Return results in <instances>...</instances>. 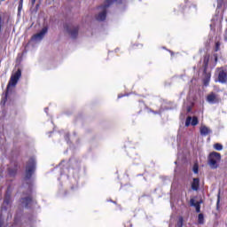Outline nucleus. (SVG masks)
Returning a JSON list of instances; mask_svg holds the SVG:
<instances>
[{"instance_id": "obj_32", "label": "nucleus", "mask_w": 227, "mask_h": 227, "mask_svg": "<svg viewBox=\"0 0 227 227\" xmlns=\"http://www.w3.org/2000/svg\"><path fill=\"white\" fill-rule=\"evenodd\" d=\"M121 97H123V96H120V95H119V96H118V98H121Z\"/></svg>"}, {"instance_id": "obj_14", "label": "nucleus", "mask_w": 227, "mask_h": 227, "mask_svg": "<svg viewBox=\"0 0 227 227\" xmlns=\"http://www.w3.org/2000/svg\"><path fill=\"white\" fill-rule=\"evenodd\" d=\"M204 79H203V84L204 86H208V84L210 83V77H212V74L210 73H207V71L204 72Z\"/></svg>"}, {"instance_id": "obj_27", "label": "nucleus", "mask_w": 227, "mask_h": 227, "mask_svg": "<svg viewBox=\"0 0 227 227\" xmlns=\"http://www.w3.org/2000/svg\"><path fill=\"white\" fill-rule=\"evenodd\" d=\"M219 203H221V195L218 193V196H217V202H216V207H217V208H219Z\"/></svg>"}, {"instance_id": "obj_25", "label": "nucleus", "mask_w": 227, "mask_h": 227, "mask_svg": "<svg viewBox=\"0 0 227 227\" xmlns=\"http://www.w3.org/2000/svg\"><path fill=\"white\" fill-rule=\"evenodd\" d=\"M23 3H24V0H20L19 6H18L19 12H20V10H22V4H23Z\"/></svg>"}, {"instance_id": "obj_1", "label": "nucleus", "mask_w": 227, "mask_h": 227, "mask_svg": "<svg viewBox=\"0 0 227 227\" xmlns=\"http://www.w3.org/2000/svg\"><path fill=\"white\" fill-rule=\"evenodd\" d=\"M36 171V160L35 158H30L27 162L25 168V177L24 180L27 182V185H28V192H23V197L20 199V203L25 207V208H31L33 207V203H36V201L33 199V175Z\"/></svg>"}, {"instance_id": "obj_24", "label": "nucleus", "mask_w": 227, "mask_h": 227, "mask_svg": "<svg viewBox=\"0 0 227 227\" xmlns=\"http://www.w3.org/2000/svg\"><path fill=\"white\" fill-rule=\"evenodd\" d=\"M199 170H200V167L198 166V164H194L193 165V173H195V175H198Z\"/></svg>"}, {"instance_id": "obj_18", "label": "nucleus", "mask_w": 227, "mask_h": 227, "mask_svg": "<svg viewBox=\"0 0 227 227\" xmlns=\"http://www.w3.org/2000/svg\"><path fill=\"white\" fill-rule=\"evenodd\" d=\"M213 148H215V150L217 152H221V150H223V145L216 143L213 145Z\"/></svg>"}, {"instance_id": "obj_33", "label": "nucleus", "mask_w": 227, "mask_h": 227, "mask_svg": "<svg viewBox=\"0 0 227 227\" xmlns=\"http://www.w3.org/2000/svg\"><path fill=\"white\" fill-rule=\"evenodd\" d=\"M1 1H4V0H1Z\"/></svg>"}, {"instance_id": "obj_31", "label": "nucleus", "mask_w": 227, "mask_h": 227, "mask_svg": "<svg viewBox=\"0 0 227 227\" xmlns=\"http://www.w3.org/2000/svg\"><path fill=\"white\" fill-rule=\"evenodd\" d=\"M66 137H67V139H68V137H70V135H69V134H67V135H66Z\"/></svg>"}, {"instance_id": "obj_16", "label": "nucleus", "mask_w": 227, "mask_h": 227, "mask_svg": "<svg viewBox=\"0 0 227 227\" xmlns=\"http://www.w3.org/2000/svg\"><path fill=\"white\" fill-rule=\"evenodd\" d=\"M12 203V196H4V205H10Z\"/></svg>"}, {"instance_id": "obj_21", "label": "nucleus", "mask_w": 227, "mask_h": 227, "mask_svg": "<svg viewBox=\"0 0 227 227\" xmlns=\"http://www.w3.org/2000/svg\"><path fill=\"white\" fill-rule=\"evenodd\" d=\"M138 107H141V109L138 111V114H140V113L143 112V109H145V102L140 101L138 104Z\"/></svg>"}, {"instance_id": "obj_3", "label": "nucleus", "mask_w": 227, "mask_h": 227, "mask_svg": "<svg viewBox=\"0 0 227 227\" xmlns=\"http://www.w3.org/2000/svg\"><path fill=\"white\" fill-rule=\"evenodd\" d=\"M219 162H221V153L217 152H212L207 157V164L211 169H217L219 168Z\"/></svg>"}, {"instance_id": "obj_20", "label": "nucleus", "mask_w": 227, "mask_h": 227, "mask_svg": "<svg viewBox=\"0 0 227 227\" xmlns=\"http://www.w3.org/2000/svg\"><path fill=\"white\" fill-rule=\"evenodd\" d=\"M177 227H184V216H179L177 221Z\"/></svg>"}, {"instance_id": "obj_7", "label": "nucleus", "mask_w": 227, "mask_h": 227, "mask_svg": "<svg viewBox=\"0 0 227 227\" xmlns=\"http://www.w3.org/2000/svg\"><path fill=\"white\" fill-rule=\"evenodd\" d=\"M206 100L208 102V104H219V102H221L219 95L215 94V92H210L207 96Z\"/></svg>"}, {"instance_id": "obj_19", "label": "nucleus", "mask_w": 227, "mask_h": 227, "mask_svg": "<svg viewBox=\"0 0 227 227\" xmlns=\"http://www.w3.org/2000/svg\"><path fill=\"white\" fill-rule=\"evenodd\" d=\"M221 51V42L217 41L215 45V52H219Z\"/></svg>"}, {"instance_id": "obj_23", "label": "nucleus", "mask_w": 227, "mask_h": 227, "mask_svg": "<svg viewBox=\"0 0 227 227\" xmlns=\"http://www.w3.org/2000/svg\"><path fill=\"white\" fill-rule=\"evenodd\" d=\"M4 196H11V197H12V186H11V185H9V186L7 187V190H6V192H5Z\"/></svg>"}, {"instance_id": "obj_30", "label": "nucleus", "mask_w": 227, "mask_h": 227, "mask_svg": "<svg viewBox=\"0 0 227 227\" xmlns=\"http://www.w3.org/2000/svg\"><path fill=\"white\" fill-rule=\"evenodd\" d=\"M32 6H35V3H36V0H31Z\"/></svg>"}, {"instance_id": "obj_26", "label": "nucleus", "mask_w": 227, "mask_h": 227, "mask_svg": "<svg viewBox=\"0 0 227 227\" xmlns=\"http://www.w3.org/2000/svg\"><path fill=\"white\" fill-rule=\"evenodd\" d=\"M213 58H214V59H215V65H217V61H218V59H219V57H218L217 53L213 54Z\"/></svg>"}, {"instance_id": "obj_2", "label": "nucleus", "mask_w": 227, "mask_h": 227, "mask_svg": "<svg viewBox=\"0 0 227 227\" xmlns=\"http://www.w3.org/2000/svg\"><path fill=\"white\" fill-rule=\"evenodd\" d=\"M113 3L121 4V0H106L104 4L99 6L102 12L96 16V20L102 22L107 18V8H109Z\"/></svg>"}, {"instance_id": "obj_11", "label": "nucleus", "mask_w": 227, "mask_h": 227, "mask_svg": "<svg viewBox=\"0 0 227 227\" xmlns=\"http://www.w3.org/2000/svg\"><path fill=\"white\" fill-rule=\"evenodd\" d=\"M190 205L191 207H194L197 214H200L201 212V202L197 201L194 199L190 200Z\"/></svg>"}, {"instance_id": "obj_8", "label": "nucleus", "mask_w": 227, "mask_h": 227, "mask_svg": "<svg viewBox=\"0 0 227 227\" xmlns=\"http://www.w3.org/2000/svg\"><path fill=\"white\" fill-rule=\"evenodd\" d=\"M218 72V81L224 84L227 82V73L223 67H218L217 69Z\"/></svg>"}, {"instance_id": "obj_9", "label": "nucleus", "mask_w": 227, "mask_h": 227, "mask_svg": "<svg viewBox=\"0 0 227 227\" xmlns=\"http://www.w3.org/2000/svg\"><path fill=\"white\" fill-rule=\"evenodd\" d=\"M200 123V121L198 120V117L193 116H188L185 121V127H189L190 125H192V127H196Z\"/></svg>"}, {"instance_id": "obj_4", "label": "nucleus", "mask_w": 227, "mask_h": 227, "mask_svg": "<svg viewBox=\"0 0 227 227\" xmlns=\"http://www.w3.org/2000/svg\"><path fill=\"white\" fill-rule=\"evenodd\" d=\"M21 76H22V71L20 69H18L17 72L11 76L6 88L5 100L8 98V93H10V87L17 86V83L19 82V79H20Z\"/></svg>"}, {"instance_id": "obj_29", "label": "nucleus", "mask_w": 227, "mask_h": 227, "mask_svg": "<svg viewBox=\"0 0 227 227\" xmlns=\"http://www.w3.org/2000/svg\"><path fill=\"white\" fill-rule=\"evenodd\" d=\"M224 40H225V42H227V28L225 29Z\"/></svg>"}, {"instance_id": "obj_13", "label": "nucleus", "mask_w": 227, "mask_h": 227, "mask_svg": "<svg viewBox=\"0 0 227 227\" xmlns=\"http://www.w3.org/2000/svg\"><path fill=\"white\" fill-rule=\"evenodd\" d=\"M192 190L200 191V179L199 177H194L192 182Z\"/></svg>"}, {"instance_id": "obj_10", "label": "nucleus", "mask_w": 227, "mask_h": 227, "mask_svg": "<svg viewBox=\"0 0 227 227\" xmlns=\"http://www.w3.org/2000/svg\"><path fill=\"white\" fill-rule=\"evenodd\" d=\"M47 31H49V28L47 27H44L39 33L32 36V40H43V36L47 35Z\"/></svg>"}, {"instance_id": "obj_17", "label": "nucleus", "mask_w": 227, "mask_h": 227, "mask_svg": "<svg viewBox=\"0 0 227 227\" xmlns=\"http://www.w3.org/2000/svg\"><path fill=\"white\" fill-rule=\"evenodd\" d=\"M198 223H199V224H204L205 223V216L203 215V214H199Z\"/></svg>"}, {"instance_id": "obj_5", "label": "nucleus", "mask_w": 227, "mask_h": 227, "mask_svg": "<svg viewBox=\"0 0 227 227\" xmlns=\"http://www.w3.org/2000/svg\"><path fill=\"white\" fill-rule=\"evenodd\" d=\"M64 29L70 35L71 38L75 39L79 35V26L65 25Z\"/></svg>"}, {"instance_id": "obj_15", "label": "nucleus", "mask_w": 227, "mask_h": 227, "mask_svg": "<svg viewBox=\"0 0 227 227\" xmlns=\"http://www.w3.org/2000/svg\"><path fill=\"white\" fill-rule=\"evenodd\" d=\"M212 133V129L207 126L200 127V136H208V134Z\"/></svg>"}, {"instance_id": "obj_22", "label": "nucleus", "mask_w": 227, "mask_h": 227, "mask_svg": "<svg viewBox=\"0 0 227 227\" xmlns=\"http://www.w3.org/2000/svg\"><path fill=\"white\" fill-rule=\"evenodd\" d=\"M223 4H224V0H217V10H221Z\"/></svg>"}, {"instance_id": "obj_6", "label": "nucleus", "mask_w": 227, "mask_h": 227, "mask_svg": "<svg viewBox=\"0 0 227 227\" xmlns=\"http://www.w3.org/2000/svg\"><path fill=\"white\" fill-rule=\"evenodd\" d=\"M20 167L17 161L12 163V166L7 168V173L9 176L15 177L17 176V173H19V169Z\"/></svg>"}, {"instance_id": "obj_12", "label": "nucleus", "mask_w": 227, "mask_h": 227, "mask_svg": "<svg viewBox=\"0 0 227 227\" xmlns=\"http://www.w3.org/2000/svg\"><path fill=\"white\" fill-rule=\"evenodd\" d=\"M210 62V54L206 53L203 58V70L206 73L208 70V63Z\"/></svg>"}, {"instance_id": "obj_28", "label": "nucleus", "mask_w": 227, "mask_h": 227, "mask_svg": "<svg viewBox=\"0 0 227 227\" xmlns=\"http://www.w3.org/2000/svg\"><path fill=\"white\" fill-rule=\"evenodd\" d=\"M1 27H3V18L0 17V33H1Z\"/></svg>"}]
</instances>
